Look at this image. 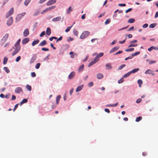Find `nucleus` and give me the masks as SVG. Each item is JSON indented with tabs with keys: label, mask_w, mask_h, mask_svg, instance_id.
<instances>
[{
	"label": "nucleus",
	"mask_w": 158,
	"mask_h": 158,
	"mask_svg": "<svg viewBox=\"0 0 158 158\" xmlns=\"http://www.w3.org/2000/svg\"><path fill=\"white\" fill-rule=\"evenodd\" d=\"M104 55V53L103 52H100L98 54H97L96 57L95 58L97 60H98V61L99 60V58L101 57L102 56Z\"/></svg>",
	"instance_id": "dca6fc26"
},
{
	"label": "nucleus",
	"mask_w": 158,
	"mask_h": 158,
	"mask_svg": "<svg viewBox=\"0 0 158 158\" xmlns=\"http://www.w3.org/2000/svg\"><path fill=\"white\" fill-rule=\"evenodd\" d=\"M75 73L73 71L71 73H70L69 75L68 76V79H72L74 76H75Z\"/></svg>",
	"instance_id": "ddd939ff"
},
{
	"label": "nucleus",
	"mask_w": 158,
	"mask_h": 158,
	"mask_svg": "<svg viewBox=\"0 0 158 158\" xmlns=\"http://www.w3.org/2000/svg\"><path fill=\"white\" fill-rule=\"evenodd\" d=\"M47 44V42L45 40H44L39 44V46H43Z\"/></svg>",
	"instance_id": "b1692460"
},
{
	"label": "nucleus",
	"mask_w": 158,
	"mask_h": 158,
	"mask_svg": "<svg viewBox=\"0 0 158 158\" xmlns=\"http://www.w3.org/2000/svg\"><path fill=\"white\" fill-rule=\"evenodd\" d=\"M134 48H128L125 50L126 52H131L134 51Z\"/></svg>",
	"instance_id": "a19ab883"
},
{
	"label": "nucleus",
	"mask_w": 158,
	"mask_h": 158,
	"mask_svg": "<svg viewBox=\"0 0 158 158\" xmlns=\"http://www.w3.org/2000/svg\"><path fill=\"white\" fill-rule=\"evenodd\" d=\"M156 26V23H152L149 26V27L150 28H154Z\"/></svg>",
	"instance_id": "c03bdc74"
},
{
	"label": "nucleus",
	"mask_w": 158,
	"mask_h": 158,
	"mask_svg": "<svg viewBox=\"0 0 158 158\" xmlns=\"http://www.w3.org/2000/svg\"><path fill=\"white\" fill-rule=\"evenodd\" d=\"M135 21V19L133 18H131L129 19L128 21V22L129 23H133Z\"/></svg>",
	"instance_id": "72a5a7b5"
},
{
	"label": "nucleus",
	"mask_w": 158,
	"mask_h": 158,
	"mask_svg": "<svg viewBox=\"0 0 158 158\" xmlns=\"http://www.w3.org/2000/svg\"><path fill=\"white\" fill-rule=\"evenodd\" d=\"M9 36V35L8 34H5L4 36L3 37L2 40L4 42H5L7 40Z\"/></svg>",
	"instance_id": "a211bd4d"
},
{
	"label": "nucleus",
	"mask_w": 158,
	"mask_h": 158,
	"mask_svg": "<svg viewBox=\"0 0 158 158\" xmlns=\"http://www.w3.org/2000/svg\"><path fill=\"white\" fill-rule=\"evenodd\" d=\"M73 11L72 7L71 6H69L66 11V13L67 14H69L71 11Z\"/></svg>",
	"instance_id": "2f4dec72"
},
{
	"label": "nucleus",
	"mask_w": 158,
	"mask_h": 158,
	"mask_svg": "<svg viewBox=\"0 0 158 158\" xmlns=\"http://www.w3.org/2000/svg\"><path fill=\"white\" fill-rule=\"evenodd\" d=\"M19 51L15 49L14 51L12 53V55L14 56Z\"/></svg>",
	"instance_id": "de8ad7c7"
},
{
	"label": "nucleus",
	"mask_w": 158,
	"mask_h": 158,
	"mask_svg": "<svg viewBox=\"0 0 158 158\" xmlns=\"http://www.w3.org/2000/svg\"><path fill=\"white\" fill-rule=\"evenodd\" d=\"M3 70L7 73L10 72V71L7 67H5L3 68Z\"/></svg>",
	"instance_id": "58836bf2"
},
{
	"label": "nucleus",
	"mask_w": 158,
	"mask_h": 158,
	"mask_svg": "<svg viewBox=\"0 0 158 158\" xmlns=\"http://www.w3.org/2000/svg\"><path fill=\"white\" fill-rule=\"evenodd\" d=\"M39 42V40H38L33 41L32 43V46H34L35 45L37 44Z\"/></svg>",
	"instance_id": "cd10ccee"
},
{
	"label": "nucleus",
	"mask_w": 158,
	"mask_h": 158,
	"mask_svg": "<svg viewBox=\"0 0 158 158\" xmlns=\"http://www.w3.org/2000/svg\"><path fill=\"white\" fill-rule=\"evenodd\" d=\"M105 67L106 69L107 70L111 69L112 68L111 64L110 63H107L105 65Z\"/></svg>",
	"instance_id": "f8f14e48"
},
{
	"label": "nucleus",
	"mask_w": 158,
	"mask_h": 158,
	"mask_svg": "<svg viewBox=\"0 0 158 158\" xmlns=\"http://www.w3.org/2000/svg\"><path fill=\"white\" fill-rule=\"evenodd\" d=\"M73 33L74 35L75 36H77L78 34V31L76 30H74L73 31Z\"/></svg>",
	"instance_id": "a18cd8bd"
},
{
	"label": "nucleus",
	"mask_w": 158,
	"mask_h": 158,
	"mask_svg": "<svg viewBox=\"0 0 158 158\" xmlns=\"http://www.w3.org/2000/svg\"><path fill=\"white\" fill-rule=\"evenodd\" d=\"M93 85V82H90L88 84V86L89 87L92 86Z\"/></svg>",
	"instance_id": "603ef678"
},
{
	"label": "nucleus",
	"mask_w": 158,
	"mask_h": 158,
	"mask_svg": "<svg viewBox=\"0 0 158 158\" xmlns=\"http://www.w3.org/2000/svg\"><path fill=\"white\" fill-rule=\"evenodd\" d=\"M73 26V25H72V26H71L69 27H67V29L65 30V32H69L70 31V29Z\"/></svg>",
	"instance_id": "49530a36"
},
{
	"label": "nucleus",
	"mask_w": 158,
	"mask_h": 158,
	"mask_svg": "<svg viewBox=\"0 0 158 158\" xmlns=\"http://www.w3.org/2000/svg\"><path fill=\"white\" fill-rule=\"evenodd\" d=\"M26 88L27 90H29L30 91H31V86L28 84H27L26 85Z\"/></svg>",
	"instance_id": "f704fd0d"
},
{
	"label": "nucleus",
	"mask_w": 158,
	"mask_h": 158,
	"mask_svg": "<svg viewBox=\"0 0 158 158\" xmlns=\"http://www.w3.org/2000/svg\"><path fill=\"white\" fill-rule=\"evenodd\" d=\"M142 101V99H141V98H139L136 101V102L137 103H139L140 102H141V101Z\"/></svg>",
	"instance_id": "69168bd1"
},
{
	"label": "nucleus",
	"mask_w": 158,
	"mask_h": 158,
	"mask_svg": "<svg viewBox=\"0 0 158 158\" xmlns=\"http://www.w3.org/2000/svg\"><path fill=\"white\" fill-rule=\"evenodd\" d=\"M139 68H137L136 69H132L131 71H130V73H134L139 70Z\"/></svg>",
	"instance_id": "bb28decb"
},
{
	"label": "nucleus",
	"mask_w": 158,
	"mask_h": 158,
	"mask_svg": "<svg viewBox=\"0 0 158 158\" xmlns=\"http://www.w3.org/2000/svg\"><path fill=\"white\" fill-rule=\"evenodd\" d=\"M51 30L50 28L48 27H47L46 31V33L48 35H49L51 34Z\"/></svg>",
	"instance_id": "5701e85b"
},
{
	"label": "nucleus",
	"mask_w": 158,
	"mask_h": 158,
	"mask_svg": "<svg viewBox=\"0 0 158 158\" xmlns=\"http://www.w3.org/2000/svg\"><path fill=\"white\" fill-rule=\"evenodd\" d=\"M139 53H140L139 52H135L134 53L132 54L131 55L132 57H133L134 56H136L139 54Z\"/></svg>",
	"instance_id": "37998d69"
},
{
	"label": "nucleus",
	"mask_w": 158,
	"mask_h": 158,
	"mask_svg": "<svg viewBox=\"0 0 158 158\" xmlns=\"http://www.w3.org/2000/svg\"><path fill=\"white\" fill-rule=\"evenodd\" d=\"M30 2L31 0H25L24 2V5L26 6H27Z\"/></svg>",
	"instance_id": "ea45409f"
},
{
	"label": "nucleus",
	"mask_w": 158,
	"mask_h": 158,
	"mask_svg": "<svg viewBox=\"0 0 158 158\" xmlns=\"http://www.w3.org/2000/svg\"><path fill=\"white\" fill-rule=\"evenodd\" d=\"M137 82L139 85V87H141L143 83L141 79H139L137 81Z\"/></svg>",
	"instance_id": "473e14b6"
},
{
	"label": "nucleus",
	"mask_w": 158,
	"mask_h": 158,
	"mask_svg": "<svg viewBox=\"0 0 158 158\" xmlns=\"http://www.w3.org/2000/svg\"><path fill=\"white\" fill-rule=\"evenodd\" d=\"M156 62V61L155 60H152L149 61V64H154Z\"/></svg>",
	"instance_id": "13d9d810"
},
{
	"label": "nucleus",
	"mask_w": 158,
	"mask_h": 158,
	"mask_svg": "<svg viewBox=\"0 0 158 158\" xmlns=\"http://www.w3.org/2000/svg\"><path fill=\"white\" fill-rule=\"evenodd\" d=\"M123 78H121L120 80H119L118 81V83L119 84H120L123 83L124 81V79H123Z\"/></svg>",
	"instance_id": "09e8293b"
},
{
	"label": "nucleus",
	"mask_w": 158,
	"mask_h": 158,
	"mask_svg": "<svg viewBox=\"0 0 158 158\" xmlns=\"http://www.w3.org/2000/svg\"><path fill=\"white\" fill-rule=\"evenodd\" d=\"M84 85H81L78 86L76 89V92H78L81 91L83 88Z\"/></svg>",
	"instance_id": "412c9836"
},
{
	"label": "nucleus",
	"mask_w": 158,
	"mask_h": 158,
	"mask_svg": "<svg viewBox=\"0 0 158 158\" xmlns=\"http://www.w3.org/2000/svg\"><path fill=\"white\" fill-rule=\"evenodd\" d=\"M73 38L71 37H69L67 40L68 41H73Z\"/></svg>",
	"instance_id": "4d7b16f0"
},
{
	"label": "nucleus",
	"mask_w": 158,
	"mask_h": 158,
	"mask_svg": "<svg viewBox=\"0 0 158 158\" xmlns=\"http://www.w3.org/2000/svg\"><path fill=\"white\" fill-rule=\"evenodd\" d=\"M15 92L16 93L19 94L23 92V89L21 87H17L15 89Z\"/></svg>",
	"instance_id": "9d476101"
},
{
	"label": "nucleus",
	"mask_w": 158,
	"mask_h": 158,
	"mask_svg": "<svg viewBox=\"0 0 158 158\" xmlns=\"http://www.w3.org/2000/svg\"><path fill=\"white\" fill-rule=\"evenodd\" d=\"M60 98L61 96L60 95H59L57 96L56 99V103L57 104H58Z\"/></svg>",
	"instance_id": "c85d7f7f"
},
{
	"label": "nucleus",
	"mask_w": 158,
	"mask_h": 158,
	"mask_svg": "<svg viewBox=\"0 0 158 158\" xmlns=\"http://www.w3.org/2000/svg\"><path fill=\"white\" fill-rule=\"evenodd\" d=\"M14 9L13 7L11 8L10 10L7 13L6 15V17L8 18L10 16L12 15L14 13Z\"/></svg>",
	"instance_id": "20e7f679"
},
{
	"label": "nucleus",
	"mask_w": 158,
	"mask_h": 158,
	"mask_svg": "<svg viewBox=\"0 0 158 158\" xmlns=\"http://www.w3.org/2000/svg\"><path fill=\"white\" fill-rule=\"evenodd\" d=\"M148 24L147 23H145L143 25L142 27L143 28H146L148 27Z\"/></svg>",
	"instance_id": "bf43d9fd"
},
{
	"label": "nucleus",
	"mask_w": 158,
	"mask_h": 158,
	"mask_svg": "<svg viewBox=\"0 0 158 158\" xmlns=\"http://www.w3.org/2000/svg\"><path fill=\"white\" fill-rule=\"evenodd\" d=\"M8 60V58L7 57H5L3 59V64H6Z\"/></svg>",
	"instance_id": "e433bc0d"
},
{
	"label": "nucleus",
	"mask_w": 158,
	"mask_h": 158,
	"mask_svg": "<svg viewBox=\"0 0 158 158\" xmlns=\"http://www.w3.org/2000/svg\"><path fill=\"white\" fill-rule=\"evenodd\" d=\"M98 60H97L96 59L94 58V60L92 61L88 64V67H89L90 66L93 65L94 64H95V63L98 62Z\"/></svg>",
	"instance_id": "4468645a"
},
{
	"label": "nucleus",
	"mask_w": 158,
	"mask_h": 158,
	"mask_svg": "<svg viewBox=\"0 0 158 158\" xmlns=\"http://www.w3.org/2000/svg\"><path fill=\"white\" fill-rule=\"evenodd\" d=\"M90 34V32L88 31H83L81 35L80 38L81 39H83L87 37Z\"/></svg>",
	"instance_id": "f257e3e1"
},
{
	"label": "nucleus",
	"mask_w": 158,
	"mask_h": 158,
	"mask_svg": "<svg viewBox=\"0 0 158 158\" xmlns=\"http://www.w3.org/2000/svg\"><path fill=\"white\" fill-rule=\"evenodd\" d=\"M31 75L32 77H34L36 76V74L34 72H32L31 73Z\"/></svg>",
	"instance_id": "6e6d98bb"
},
{
	"label": "nucleus",
	"mask_w": 158,
	"mask_h": 158,
	"mask_svg": "<svg viewBox=\"0 0 158 158\" xmlns=\"http://www.w3.org/2000/svg\"><path fill=\"white\" fill-rule=\"evenodd\" d=\"M110 22V18L107 19H106V21L105 22V25H107L109 24Z\"/></svg>",
	"instance_id": "4c0bfd02"
},
{
	"label": "nucleus",
	"mask_w": 158,
	"mask_h": 158,
	"mask_svg": "<svg viewBox=\"0 0 158 158\" xmlns=\"http://www.w3.org/2000/svg\"><path fill=\"white\" fill-rule=\"evenodd\" d=\"M40 65V63H37L35 66V69H38L39 68Z\"/></svg>",
	"instance_id": "8fccbe9b"
},
{
	"label": "nucleus",
	"mask_w": 158,
	"mask_h": 158,
	"mask_svg": "<svg viewBox=\"0 0 158 158\" xmlns=\"http://www.w3.org/2000/svg\"><path fill=\"white\" fill-rule=\"evenodd\" d=\"M27 102V99H24L21 102H20V105H22L23 104Z\"/></svg>",
	"instance_id": "c756f323"
},
{
	"label": "nucleus",
	"mask_w": 158,
	"mask_h": 158,
	"mask_svg": "<svg viewBox=\"0 0 158 158\" xmlns=\"http://www.w3.org/2000/svg\"><path fill=\"white\" fill-rule=\"evenodd\" d=\"M137 42V41L136 40H134L130 42V44L128 46L129 48H130L131 47H136L137 46V44H133V43H136Z\"/></svg>",
	"instance_id": "423d86ee"
},
{
	"label": "nucleus",
	"mask_w": 158,
	"mask_h": 158,
	"mask_svg": "<svg viewBox=\"0 0 158 158\" xmlns=\"http://www.w3.org/2000/svg\"><path fill=\"white\" fill-rule=\"evenodd\" d=\"M117 41V40H114L112 42V43H111L110 44L111 45H114L116 43Z\"/></svg>",
	"instance_id": "680f3d73"
},
{
	"label": "nucleus",
	"mask_w": 158,
	"mask_h": 158,
	"mask_svg": "<svg viewBox=\"0 0 158 158\" xmlns=\"http://www.w3.org/2000/svg\"><path fill=\"white\" fill-rule=\"evenodd\" d=\"M133 58V57H132L131 55V56H128V57L126 58L125 60H127L128 59H131Z\"/></svg>",
	"instance_id": "5fc2aeb1"
},
{
	"label": "nucleus",
	"mask_w": 158,
	"mask_h": 158,
	"mask_svg": "<svg viewBox=\"0 0 158 158\" xmlns=\"http://www.w3.org/2000/svg\"><path fill=\"white\" fill-rule=\"evenodd\" d=\"M105 15V13H102L101 14H100L99 15V16H98V18H100L101 17H102V16H104Z\"/></svg>",
	"instance_id": "0e129e2a"
},
{
	"label": "nucleus",
	"mask_w": 158,
	"mask_h": 158,
	"mask_svg": "<svg viewBox=\"0 0 158 158\" xmlns=\"http://www.w3.org/2000/svg\"><path fill=\"white\" fill-rule=\"evenodd\" d=\"M38 24V23L36 22H35L33 24L34 28L35 29L37 26Z\"/></svg>",
	"instance_id": "864d4df0"
},
{
	"label": "nucleus",
	"mask_w": 158,
	"mask_h": 158,
	"mask_svg": "<svg viewBox=\"0 0 158 158\" xmlns=\"http://www.w3.org/2000/svg\"><path fill=\"white\" fill-rule=\"evenodd\" d=\"M145 73L146 74H151L153 76L155 75L154 71L150 69H147L145 72Z\"/></svg>",
	"instance_id": "39448f33"
},
{
	"label": "nucleus",
	"mask_w": 158,
	"mask_h": 158,
	"mask_svg": "<svg viewBox=\"0 0 158 158\" xmlns=\"http://www.w3.org/2000/svg\"><path fill=\"white\" fill-rule=\"evenodd\" d=\"M56 2V0H50L47 2L46 4L48 6H50L55 4Z\"/></svg>",
	"instance_id": "0eeeda50"
},
{
	"label": "nucleus",
	"mask_w": 158,
	"mask_h": 158,
	"mask_svg": "<svg viewBox=\"0 0 158 158\" xmlns=\"http://www.w3.org/2000/svg\"><path fill=\"white\" fill-rule=\"evenodd\" d=\"M29 34V30L27 28L26 29L23 31V35L24 37L27 36Z\"/></svg>",
	"instance_id": "9b49d317"
},
{
	"label": "nucleus",
	"mask_w": 158,
	"mask_h": 158,
	"mask_svg": "<svg viewBox=\"0 0 158 158\" xmlns=\"http://www.w3.org/2000/svg\"><path fill=\"white\" fill-rule=\"evenodd\" d=\"M131 73H130V72H129L128 73H126L125 74L123 77V78H126L128 77H129L131 74Z\"/></svg>",
	"instance_id": "7c9ffc66"
},
{
	"label": "nucleus",
	"mask_w": 158,
	"mask_h": 158,
	"mask_svg": "<svg viewBox=\"0 0 158 158\" xmlns=\"http://www.w3.org/2000/svg\"><path fill=\"white\" fill-rule=\"evenodd\" d=\"M118 104V102H117L114 104H107L106 105V107H113L116 106Z\"/></svg>",
	"instance_id": "393cba45"
},
{
	"label": "nucleus",
	"mask_w": 158,
	"mask_h": 158,
	"mask_svg": "<svg viewBox=\"0 0 158 158\" xmlns=\"http://www.w3.org/2000/svg\"><path fill=\"white\" fill-rule=\"evenodd\" d=\"M119 48V47L118 46H116L113 48L110 51V53H112L118 50Z\"/></svg>",
	"instance_id": "6ab92c4d"
},
{
	"label": "nucleus",
	"mask_w": 158,
	"mask_h": 158,
	"mask_svg": "<svg viewBox=\"0 0 158 158\" xmlns=\"http://www.w3.org/2000/svg\"><path fill=\"white\" fill-rule=\"evenodd\" d=\"M15 47V49L19 51L20 49V44L15 43L14 45Z\"/></svg>",
	"instance_id": "4be33fe9"
},
{
	"label": "nucleus",
	"mask_w": 158,
	"mask_h": 158,
	"mask_svg": "<svg viewBox=\"0 0 158 158\" xmlns=\"http://www.w3.org/2000/svg\"><path fill=\"white\" fill-rule=\"evenodd\" d=\"M97 78L98 79H101L103 77V75L101 73H98L96 75Z\"/></svg>",
	"instance_id": "aec40b11"
},
{
	"label": "nucleus",
	"mask_w": 158,
	"mask_h": 158,
	"mask_svg": "<svg viewBox=\"0 0 158 158\" xmlns=\"http://www.w3.org/2000/svg\"><path fill=\"white\" fill-rule=\"evenodd\" d=\"M29 41V39L28 38H24L23 40L22 43L23 44H24L27 43Z\"/></svg>",
	"instance_id": "2eb2a0df"
},
{
	"label": "nucleus",
	"mask_w": 158,
	"mask_h": 158,
	"mask_svg": "<svg viewBox=\"0 0 158 158\" xmlns=\"http://www.w3.org/2000/svg\"><path fill=\"white\" fill-rule=\"evenodd\" d=\"M45 32L44 31H42L41 33V34H40V37H42V36H43V35H45Z\"/></svg>",
	"instance_id": "3c124183"
},
{
	"label": "nucleus",
	"mask_w": 158,
	"mask_h": 158,
	"mask_svg": "<svg viewBox=\"0 0 158 158\" xmlns=\"http://www.w3.org/2000/svg\"><path fill=\"white\" fill-rule=\"evenodd\" d=\"M142 119V117L141 116H139L137 117L135 119V121L136 122H139Z\"/></svg>",
	"instance_id": "79ce46f5"
},
{
	"label": "nucleus",
	"mask_w": 158,
	"mask_h": 158,
	"mask_svg": "<svg viewBox=\"0 0 158 158\" xmlns=\"http://www.w3.org/2000/svg\"><path fill=\"white\" fill-rule=\"evenodd\" d=\"M13 18L12 17H10L8 20L6 24L7 26H9L11 25L13 23Z\"/></svg>",
	"instance_id": "6e6552de"
},
{
	"label": "nucleus",
	"mask_w": 158,
	"mask_h": 158,
	"mask_svg": "<svg viewBox=\"0 0 158 158\" xmlns=\"http://www.w3.org/2000/svg\"><path fill=\"white\" fill-rule=\"evenodd\" d=\"M123 51H118V52H116L114 54V55H117L118 54H119L120 53H121Z\"/></svg>",
	"instance_id": "e2e57ef3"
},
{
	"label": "nucleus",
	"mask_w": 158,
	"mask_h": 158,
	"mask_svg": "<svg viewBox=\"0 0 158 158\" xmlns=\"http://www.w3.org/2000/svg\"><path fill=\"white\" fill-rule=\"evenodd\" d=\"M36 57L37 56L35 54L33 55L30 60V64H32L33 63L35 60Z\"/></svg>",
	"instance_id": "1a4fd4ad"
},
{
	"label": "nucleus",
	"mask_w": 158,
	"mask_h": 158,
	"mask_svg": "<svg viewBox=\"0 0 158 158\" xmlns=\"http://www.w3.org/2000/svg\"><path fill=\"white\" fill-rule=\"evenodd\" d=\"M10 96V94H8L6 95L5 97L6 98H9Z\"/></svg>",
	"instance_id": "774afa93"
},
{
	"label": "nucleus",
	"mask_w": 158,
	"mask_h": 158,
	"mask_svg": "<svg viewBox=\"0 0 158 158\" xmlns=\"http://www.w3.org/2000/svg\"><path fill=\"white\" fill-rule=\"evenodd\" d=\"M25 15V12H23L17 15L15 18L16 21L17 22L19 21Z\"/></svg>",
	"instance_id": "f03ea898"
},
{
	"label": "nucleus",
	"mask_w": 158,
	"mask_h": 158,
	"mask_svg": "<svg viewBox=\"0 0 158 158\" xmlns=\"http://www.w3.org/2000/svg\"><path fill=\"white\" fill-rule=\"evenodd\" d=\"M84 68V65L83 64L81 65L78 68V72L80 73L82 71Z\"/></svg>",
	"instance_id": "a878e982"
},
{
	"label": "nucleus",
	"mask_w": 158,
	"mask_h": 158,
	"mask_svg": "<svg viewBox=\"0 0 158 158\" xmlns=\"http://www.w3.org/2000/svg\"><path fill=\"white\" fill-rule=\"evenodd\" d=\"M20 59H21V56H19L16 58L15 61L16 62H18L20 60Z\"/></svg>",
	"instance_id": "052dcab7"
},
{
	"label": "nucleus",
	"mask_w": 158,
	"mask_h": 158,
	"mask_svg": "<svg viewBox=\"0 0 158 158\" xmlns=\"http://www.w3.org/2000/svg\"><path fill=\"white\" fill-rule=\"evenodd\" d=\"M126 66V65L125 64H123L120 66L118 68V70H121L123 69L124 67Z\"/></svg>",
	"instance_id": "c9c22d12"
},
{
	"label": "nucleus",
	"mask_w": 158,
	"mask_h": 158,
	"mask_svg": "<svg viewBox=\"0 0 158 158\" xmlns=\"http://www.w3.org/2000/svg\"><path fill=\"white\" fill-rule=\"evenodd\" d=\"M56 7V6H51L48 8H46L44 10L42 11L41 12V14H44L45 13L49 11L52 10L54 9Z\"/></svg>",
	"instance_id": "7ed1b4c3"
},
{
	"label": "nucleus",
	"mask_w": 158,
	"mask_h": 158,
	"mask_svg": "<svg viewBox=\"0 0 158 158\" xmlns=\"http://www.w3.org/2000/svg\"><path fill=\"white\" fill-rule=\"evenodd\" d=\"M61 18L60 16H58L56 18H53L52 20L53 22H57L60 21L61 20Z\"/></svg>",
	"instance_id": "f3484780"
},
{
	"label": "nucleus",
	"mask_w": 158,
	"mask_h": 158,
	"mask_svg": "<svg viewBox=\"0 0 158 158\" xmlns=\"http://www.w3.org/2000/svg\"><path fill=\"white\" fill-rule=\"evenodd\" d=\"M42 50L43 51H48L49 50V49L48 48H42Z\"/></svg>",
	"instance_id": "338daca9"
}]
</instances>
